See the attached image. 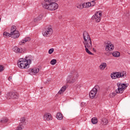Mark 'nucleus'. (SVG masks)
<instances>
[{
    "instance_id": "nucleus-1",
    "label": "nucleus",
    "mask_w": 130,
    "mask_h": 130,
    "mask_svg": "<svg viewBox=\"0 0 130 130\" xmlns=\"http://www.w3.org/2000/svg\"><path fill=\"white\" fill-rule=\"evenodd\" d=\"M46 3H48L47 4L46 3H43L42 7L44 9L48 10V11H55L58 8V5L55 2L58 0H44Z\"/></svg>"
},
{
    "instance_id": "nucleus-2",
    "label": "nucleus",
    "mask_w": 130,
    "mask_h": 130,
    "mask_svg": "<svg viewBox=\"0 0 130 130\" xmlns=\"http://www.w3.org/2000/svg\"><path fill=\"white\" fill-rule=\"evenodd\" d=\"M78 77L79 74H78V72H77L76 70L73 71L71 73V75H69L67 79V83L74 84V83H75L78 79Z\"/></svg>"
},
{
    "instance_id": "nucleus-3",
    "label": "nucleus",
    "mask_w": 130,
    "mask_h": 130,
    "mask_svg": "<svg viewBox=\"0 0 130 130\" xmlns=\"http://www.w3.org/2000/svg\"><path fill=\"white\" fill-rule=\"evenodd\" d=\"M117 86L118 88L116 89V92L118 94H122V93H123V91L128 87V84L118 82L117 83Z\"/></svg>"
},
{
    "instance_id": "nucleus-4",
    "label": "nucleus",
    "mask_w": 130,
    "mask_h": 130,
    "mask_svg": "<svg viewBox=\"0 0 130 130\" xmlns=\"http://www.w3.org/2000/svg\"><path fill=\"white\" fill-rule=\"evenodd\" d=\"M26 60L24 58H21L18 60L17 65L19 69H28V66L26 64Z\"/></svg>"
},
{
    "instance_id": "nucleus-5",
    "label": "nucleus",
    "mask_w": 130,
    "mask_h": 130,
    "mask_svg": "<svg viewBox=\"0 0 130 130\" xmlns=\"http://www.w3.org/2000/svg\"><path fill=\"white\" fill-rule=\"evenodd\" d=\"M84 42L83 43L84 45L89 44V43L92 44V41L91 40V38H90V36L88 32L84 31L83 34Z\"/></svg>"
},
{
    "instance_id": "nucleus-6",
    "label": "nucleus",
    "mask_w": 130,
    "mask_h": 130,
    "mask_svg": "<svg viewBox=\"0 0 130 130\" xmlns=\"http://www.w3.org/2000/svg\"><path fill=\"white\" fill-rule=\"evenodd\" d=\"M11 33L13 36L12 38H13V39H16L20 37V32H19V31L17 30V28L15 25L12 26Z\"/></svg>"
},
{
    "instance_id": "nucleus-7",
    "label": "nucleus",
    "mask_w": 130,
    "mask_h": 130,
    "mask_svg": "<svg viewBox=\"0 0 130 130\" xmlns=\"http://www.w3.org/2000/svg\"><path fill=\"white\" fill-rule=\"evenodd\" d=\"M100 89V87L98 85H95L94 88L90 91L89 93V97L91 99H93L98 92V90Z\"/></svg>"
},
{
    "instance_id": "nucleus-8",
    "label": "nucleus",
    "mask_w": 130,
    "mask_h": 130,
    "mask_svg": "<svg viewBox=\"0 0 130 130\" xmlns=\"http://www.w3.org/2000/svg\"><path fill=\"white\" fill-rule=\"evenodd\" d=\"M124 75H125V72H123V73L120 72H113L111 74V78L112 79H118L119 78H122L124 77Z\"/></svg>"
},
{
    "instance_id": "nucleus-9",
    "label": "nucleus",
    "mask_w": 130,
    "mask_h": 130,
    "mask_svg": "<svg viewBox=\"0 0 130 130\" xmlns=\"http://www.w3.org/2000/svg\"><path fill=\"white\" fill-rule=\"evenodd\" d=\"M19 96L17 92H10L7 93V99H18Z\"/></svg>"
},
{
    "instance_id": "nucleus-10",
    "label": "nucleus",
    "mask_w": 130,
    "mask_h": 130,
    "mask_svg": "<svg viewBox=\"0 0 130 130\" xmlns=\"http://www.w3.org/2000/svg\"><path fill=\"white\" fill-rule=\"evenodd\" d=\"M84 47L85 48V51L87 52V53L90 54V55H93L94 54L89 50V49H92V44L89 43L85 44L84 45Z\"/></svg>"
},
{
    "instance_id": "nucleus-11",
    "label": "nucleus",
    "mask_w": 130,
    "mask_h": 130,
    "mask_svg": "<svg viewBox=\"0 0 130 130\" xmlns=\"http://www.w3.org/2000/svg\"><path fill=\"white\" fill-rule=\"evenodd\" d=\"M53 30L51 28H48L45 32H43V35L45 37H47L50 36L52 34Z\"/></svg>"
},
{
    "instance_id": "nucleus-12",
    "label": "nucleus",
    "mask_w": 130,
    "mask_h": 130,
    "mask_svg": "<svg viewBox=\"0 0 130 130\" xmlns=\"http://www.w3.org/2000/svg\"><path fill=\"white\" fill-rule=\"evenodd\" d=\"M114 49V46L111 43H107L106 46L105 50L106 51H111Z\"/></svg>"
},
{
    "instance_id": "nucleus-13",
    "label": "nucleus",
    "mask_w": 130,
    "mask_h": 130,
    "mask_svg": "<svg viewBox=\"0 0 130 130\" xmlns=\"http://www.w3.org/2000/svg\"><path fill=\"white\" fill-rule=\"evenodd\" d=\"M13 50L16 53H22V52H24V51H25V50H24V49L20 48L18 47H14L13 48Z\"/></svg>"
},
{
    "instance_id": "nucleus-14",
    "label": "nucleus",
    "mask_w": 130,
    "mask_h": 130,
    "mask_svg": "<svg viewBox=\"0 0 130 130\" xmlns=\"http://www.w3.org/2000/svg\"><path fill=\"white\" fill-rule=\"evenodd\" d=\"M29 72L31 73L32 75H35L37 74L38 73H39V69L38 68H34V69H28Z\"/></svg>"
},
{
    "instance_id": "nucleus-15",
    "label": "nucleus",
    "mask_w": 130,
    "mask_h": 130,
    "mask_svg": "<svg viewBox=\"0 0 130 130\" xmlns=\"http://www.w3.org/2000/svg\"><path fill=\"white\" fill-rule=\"evenodd\" d=\"M51 114L50 113L45 114L44 116V119L45 120H47V121H49V120H51Z\"/></svg>"
},
{
    "instance_id": "nucleus-16",
    "label": "nucleus",
    "mask_w": 130,
    "mask_h": 130,
    "mask_svg": "<svg viewBox=\"0 0 130 130\" xmlns=\"http://www.w3.org/2000/svg\"><path fill=\"white\" fill-rule=\"evenodd\" d=\"M92 20H95L96 22L97 23H99L100 21H101V17H98V15H96V13L94 14V15H93L91 17Z\"/></svg>"
},
{
    "instance_id": "nucleus-17",
    "label": "nucleus",
    "mask_w": 130,
    "mask_h": 130,
    "mask_svg": "<svg viewBox=\"0 0 130 130\" xmlns=\"http://www.w3.org/2000/svg\"><path fill=\"white\" fill-rule=\"evenodd\" d=\"M108 123V120L106 118H103L101 119V125H106Z\"/></svg>"
},
{
    "instance_id": "nucleus-18",
    "label": "nucleus",
    "mask_w": 130,
    "mask_h": 130,
    "mask_svg": "<svg viewBox=\"0 0 130 130\" xmlns=\"http://www.w3.org/2000/svg\"><path fill=\"white\" fill-rule=\"evenodd\" d=\"M30 40H31L30 37L25 38L24 40H22L21 42L19 43V44L20 45H23V44H24L28 41H30Z\"/></svg>"
},
{
    "instance_id": "nucleus-19",
    "label": "nucleus",
    "mask_w": 130,
    "mask_h": 130,
    "mask_svg": "<svg viewBox=\"0 0 130 130\" xmlns=\"http://www.w3.org/2000/svg\"><path fill=\"white\" fill-rule=\"evenodd\" d=\"M110 54H112L113 56L114 57H119L120 56V53L117 51L111 53Z\"/></svg>"
},
{
    "instance_id": "nucleus-20",
    "label": "nucleus",
    "mask_w": 130,
    "mask_h": 130,
    "mask_svg": "<svg viewBox=\"0 0 130 130\" xmlns=\"http://www.w3.org/2000/svg\"><path fill=\"white\" fill-rule=\"evenodd\" d=\"M24 60H26V66H27L28 69H29V67H30V64L32 61L31 59H28L27 57H25V58H24Z\"/></svg>"
},
{
    "instance_id": "nucleus-21",
    "label": "nucleus",
    "mask_w": 130,
    "mask_h": 130,
    "mask_svg": "<svg viewBox=\"0 0 130 130\" xmlns=\"http://www.w3.org/2000/svg\"><path fill=\"white\" fill-rule=\"evenodd\" d=\"M3 36H4V37H11L12 38L13 35L11 32H10V34H9V32H8L7 31H5L3 33Z\"/></svg>"
},
{
    "instance_id": "nucleus-22",
    "label": "nucleus",
    "mask_w": 130,
    "mask_h": 130,
    "mask_svg": "<svg viewBox=\"0 0 130 130\" xmlns=\"http://www.w3.org/2000/svg\"><path fill=\"white\" fill-rule=\"evenodd\" d=\"M43 18V15H40L38 17L35 18L34 21V22H36L38 21H40V20H42Z\"/></svg>"
},
{
    "instance_id": "nucleus-23",
    "label": "nucleus",
    "mask_w": 130,
    "mask_h": 130,
    "mask_svg": "<svg viewBox=\"0 0 130 130\" xmlns=\"http://www.w3.org/2000/svg\"><path fill=\"white\" fill-rule=\"evenodd\" d=\"M63 118V116H62V114L60 113H57L56 114V118L57 119H58L59 120H61L62 118Z\"/></svg>"
},
{
    "instance_id": "nucleus-24",
    "label": "nucleus",
    "mask_w": 130,
    "mask_h": 130,
    "mask_svg": "<svg viewBox=\"0 0 130 130\" xmlns=\"http://www.w3.org/2000/svg\"><path fill=\"white\" fill-rule=\"evenodd\" d=\"M106 67H107V64H106L105 62H104L100 66V70H104Z\"/></svg>"
},
{
    "instance_id": "nucleus-25",
    "label": "nucleus",
    "mask_w": 130,
    "mask_h": 130,
    "mask_svg": "<svg viewBox=\"0 0 130 130\" xmlns=\"http://www.w3.org/2000/svg\"><path fill=\"white\" fill-rule=\"evenodd\" d=\"M66 89H67V86H63L58 91V94H61L62 92L66 91Z\"/></svg>"
},
{
    "instance_id": "nucleus-26",
    "label": "nucleus",
    "mask_w": 130,
    "mask_h": 130,
    "mask_svg": "<svg viewBox=\"0 0 130 130\" xmlns=\"http://www.w3.org/2000/svg\"><path fill=\"white\" fill-rule=\"evenodd\" d=\"M91 123L93 124H96L98 123V119L96 117H93L91 119Z\"/></svg>"
},
{
    "instance_id": "nucleus-27",
    "label": "nucleus",
    "mask_w": 130,
    "mask_h": 130,
    "mask_svg": "<svg viewBox=\"0 0 130 130\" xmlns=\"http://www.w3.org/2000/svg\"><path fill=\"white\" fill-rule=\"evenodd\" d=\"M8 121L9 119H8L7 117H5L1 119L0 122H2V123H6V122H8Z\"/></svg>"
},
{
    "instance_id": "nucleus-28",
    "label": "nucleus",
    "mask_w": 130,
    "mask_h": 130,
    "mask_svg": "<svg viewBox=\"0 0 130 130\" xmlns=\"http://www.w3.org/2000/svg\"><path fill=\"white\" fill-rule=\"evenodd\" d=\"M83 8H90V2H87L86 3H83Z\"/></svg>"
},
{
    "instance_id": "nucleus-29",
    "label": "nucleus",
    "mask_w": 130,
    "mask_h": 130,
    "mask_svg": "<svg viewBox=\"0 0 130 130\" xmlns=\"http://www.w3.org/2000/svg\"><path fill=\"white\" fill-rule=\"evenodd\" d=\"M25 120H26V119L25 118V117L21 118V119H20L21 124H22V123H23V124H26V122H25Z\"/></svg>"
},
{
    "instance_id": "nucleus-30",
    "label": "nucleus",
    "mask_w": 130,
    "mask_h": 130,
    "mask_svg": "<svg viewBox=\"0 0 130 130\" xmlns=\"http://www.w3.org/2000/svg\"><path fill=\"white\" fill-rule=\"evenodd\" d=\"M77 8H78V9H84V5H83V4H78L77 5Z\"/></svg>"
},
{
    "instance_id": "nucleus-31",
    "label": "nucleus",
    "mask_w": 130,
    "mask_h": 130,
    "mask_svg": "<svg viewBox=\"0 0 130 130\" xmlns=\"http://www.w3.org/2000/svg\"><path fill=\"white\" fill-rule=\"evenodd\" d=\"M50 63H51V64H52V66H54V64L56 63V59H53L52 60H51Z\"/></svg>"
},
{
    "instance_id": "nucleus-32",
    "label": "nucleus",
    "mask_w": 130,
    "mask_h": 130,
    "mask_svg": "<svg viewBox=\"0 0 130 130\" xmlns=\"http://www.w3.org/2000/svg\"><path fill=\"white\" fill-rule=\"evenodd\" d=\"M98 14H99V15L100 16L99 17H100V18H101V16H102V11H99L95 13V15L98 16Z\"/></svg>"
},
{
    "instance_id": "nucleus-33",
    "label": "nucleus",
    "mask_w": 130,
    "mask_h": 130,
    "mask_svg": "<svg viewBox=\"0 0 130 130\" xmlns=\"http://www.w3.org/2000/svg\"><path fill=\"white\" fill-rule=\"evenodd\" d=\"M89 5L90 7H94L96 5V2H95V1H92L89 3Z\"/></svg>"
},
{
    "instance_id": "nucleus-34",
    "label": "nucleus",
    "mask_w": 130,
    "mask_h": 130,
    "mask_svg": "<svg viewBox=\"0 0 130 130\" xmlns=\"http://www.w3.org/2000/svg\"><path fill=\"white\" fill-rule=\"evenodd\" d=\"M54 51V49L51 48L49 50L48 53L49 54H51Z\"/></svg>"
},
{
    "instance_id": "nucleus-35",
    "label": "nucleus",
    "mask_w": 130,
    "mask_h": 130,
    "mask_svg": "<svg viewBox=\"0 0 130 130\" xmlns=\"http://www.w3.org/2000/svg\"><path fill=\"white\" fill-rule=\"evenodd\" d=\"M5 69V67L3 65H0V73L3 72Z\"/></svg>"
},
{
    "instance_id": "nucleus-36",
    "label": "nucleus",
    "mask_w": 130,
    "mask_h": 130,
    "mask_svg": "<svg viewBox=\"0 0 130 130\" xmlns=\"http://www.w3.org/2000/svg\"><path fill=\"white\" fill-rule=\"evenodd\" d=\"M23 124L19 123V126L18 127V129L17 130H22V126Z\"/></svg>"
},
{
    "instance_id": "nucleus-37",
    "label": "nucleus",
    "mask_w": 130,
    "mask_h": 130,
    "mask_svg": "<svg viewBox=\"0 0 130 130\" xmlns=\"http://www.w3.org/2000/svg\"><path fill=\"white\" fill-rule=\"evenodd\" d=\"M125 16H126V17H129L130 13L129 12H126V14H125Z\"/></svg>"
},
{
    "instance_id": "nucleus-38",
    "label": "nucleus",
    "mask_w": 130,
    "mask_h": 130,
    "mask_svg": "<svg viewBox=\"0 0 130 130\" xmlns=\"http://www.w3.org/2000/svg\"><path fill=\"white\" fill-rule=\"evenodd\" d=\"M109 97H110V98H113L114 96H113V93H111L109 94Z\"/></svg>"
},
{
    "instance_id": "nucleus-39",
    "label": "nucleus",
    "mask_w": 130,
    "mask_h": 130,
    "mask_svg": "<svg viewBox=\"0 0 130 130\" xmlns=\"http://www.w3.org/2000/svg\"><path fill=\"white\" fill-rule=\"evenodd\" d=\"M12 80V77L10 76L9 78H8V80L9 81H11Z\"/></svg>"
},
{
    "instance_id": "nucleus-40",
    "label": "nucleus",
    "mask_w": 130,
    "mask_h": 130,
    "mask_svg": "<svg viewBox=\"0 0 130 130\" xmlns=\"http://www.w3.org/2000/svg\"><path fill=\"white\" fill-rule=\"evenodd\" d=\"M112 94H113V96L114 97V96H115V95H116V93H115V92H113Z\"/></svg>"
},
{
    "instance_id": "nucleus-41",
    "label": "nucleus",
    "mask_w": 130,
    "mask_h": 130,
    "mask_svg": "<svg viewBox=\"0 0 130 130\" xmlns=\"http://www.w3.org/2000/svg\"><path fill=\"white\" fill-rule=\"evenodd\" d=\"M1 20H2V18H0V22H1Z\"/></svg>"
},
{
    "instance_id": "nucleus-42",
    "label": "nucleus",
    "mask_w": 130,
    "mask_h": 130,
    "mask_svg": "<svg viewBox=\"0 0 130 130\" xmlns=\"http://www.w3.org/2000/svg\"><path fill=\"white\" fill-rule=\"evenodd\" d=\"M93 50H94V48H93Z\"/></svg>"
},
{
    "instance_id": "nucleus-43",
    "label": "nucleus",
    "mask_w": 130,
    "mask_h": 130,
    "mask_svg": "<svg viewBox=\"0 0 130 130\" xmlns=\"http://www.w3.org/2000/svg\"><path fill=\"white\" fill-rule=\"evenodd\" d=\"M1 92L0 91V95H1Z\"/></svg>"
}]
</instances>
